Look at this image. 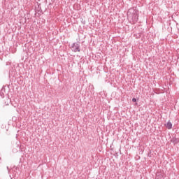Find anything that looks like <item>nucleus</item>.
<instances>
[{"label":"nucleus","instance_id":"1","mask_svg":"<svg viewBox=\"0 0 179 179\" xmlns=\"http://www.w3.org/2000/svg\"><path fill=\"white\" fill-rule=\"evenodd\" d=\"M127 17L130 23L135 24L139 19V13L134 8H130L127 11Z\"/></svg>","mask_w":179,"mask_h":179},{"label":"nucleus","instance_id":"2","mask_svg":"<svg viewBox=\"0 0 179 179\" xmlns=\"http://www.w3.org/2000/svg\"><path fill=\"white\" fill-rule=\"evenodd\" d=\"M72 49L73 50L74 52H79L80 51L79 43H74L71 45Z\"/></svg>","mask_w":179,"mask_h":179},{"label":"nucleus","instance_id":"3","mask_svg":"<svg viewBox=\"0 0 179 179\" xmlns=\"http://www.w3.org/2000/svg\"><path fill=\"white\" fill-rule=\"evenodd\" d=\"M166 127L168 129H171V128H173V124H171V122L169 121L166 124H165Z\"/></svg>","mask_w":179,"mask_h":179},{"label":"nucleus","instance_id":"4","mask_svg":"<svg viewBox=\"0 0 179 179\" xmlns=\"http://www.w3.org/2000/svg\"><path fill=\"white\" fill-rule=\"evenodd\" d=\"M171 142H172V143H174L175 145H177V143H178V142H179V138H173L171 140Z\"/></svg>","mask_w":179,"mask_h":179},{"label":"nucleus","instance_id":"5","mask_svg":"<svg viewBox=\"0 0 179 179\" xmlns=\"http://www.w3.org/2000/svg\"><path fill=\"white\" fill-rule=\"evenodd\" d=\"M13 153H17V149L13 148Z\"/></svg>","mask_w":179,"mask_h":179},{"label":"nucleus","instance_id":"6","mask_svg":"<svg viewBox=\"0 0 179 179\" xmlns=\"http://www.w3.org/2000/svg\"><path fill=\"white\" fill-rule=\"evenodd\" d=\"M132 101H133V103L136 102V98H133V99H132Z\"/></svg>","mask_w":179,"mask_h":179}]
</instances>
